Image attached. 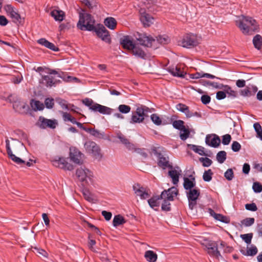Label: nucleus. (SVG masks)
<instances>
[{"label":"nucleus","instance_id":"f257e3e1","mask_svg":"<svg viewBox=\"0 0 262 262\" xmlns=\"http://www.w3.org/2000/svg\"><path fill=\"white\" fill-rule=\"evenodd\" d=\"M81 11L82 12L79 13L77 28L82 31H94L98 37L110 44L111 38L109 31L102 24H98L96 27L94 17L91 14L86 13L85 10L81 9Z\"/></svg>","mask_w":262,"mask_h":262},{"label":"nucleus","instance_id":"f03ea898","mask_svg":"<svg viewBox=\"0 0 262 262\" xmlns=\"http://www.w3.org/2000/svg\"><path fill=\"white\" fill-rule=\"evenodd\" d=\"M238 27L245 35H252L259 29V25L256 21L249 16H243L240 20Z\"/></svg>","mask_w":262,"mask_h":262},{"label":"nucleus","instance_id":"7ed1b4c3","mask_svg":"<svg viewBox=\"0 0 262 262\" xmlns=\"http://www.w3.org/2000/svg\"><path fill=\"white\" fill-rule=\"evenodd\" d=\"M82 102L85 106L89 107L92 111L99 112L103 115H111L114 111L113 108L95 103L88 98L83 99Z\"/></svg>","mask_w":262,"mask_h":262},{"label":"nucleus","instance_id":"20e7f679","mask_svg":"<svg viewBox=\"0 0 262 262\" xmlns=\"http://www.w3.org/2000/svg\"><path fill=\"white\" fill-rule=\"evenodd\" d=\"M152 151L157 158V164L158 166L163 169L168 168L170 169H173L172 163L169 162V158L166 154H163L160 151H158L156 148L152 149Z\"/></svg>","mask_w":262,"mask_h":262},{"label":"nucleus","instance_id":"39448f33","mask_svg":"<svg viewBox=\"0 0 262 262\" xmlns=\"http://www.w3.org/2000/svg\"><path fill=\"white\" fill-rule=\"evenodd\" d=\"M76 175L80 182L81 186H88L89 181H91L93 173L87 168H78Z\"/></svg>","mask_w":262,"mask_h":262},{"label":"nucleus","instance_id":"423d86ee","mask_svg":"<svg viewBox=\"0 0 262 262\" xmlns=\"http://www.w3.org/2000/svg\"><path fill=\"white\" fill-rule=\"evenodd\" d=\"M84 148L86 152L92 156L95 159H101L102 157L101 154V149L95 142L92 141H87L84 143Z\"/></svg>","mask_w":262,"mask_h":262},{"label":"nucleus","instance_id":"0eeeda50","mask_svg":"<svg viewBox=\"0 0 262 262\" xmlns=\"http://www.w3.org/2000/svg\"><path fill=\"white\" fill-rule=\"evenodd\" d=\"M199 42L196 36L193 34H187L183 36L181 46L184 48H191L197 46Z\"/></svg>","mask_w":262,"mask_h":262},{"label":"nucleus","instance_id":"6e6552de","mask_svg":"<svg viewBox=\"0 0 262 262\" xmlns=\"http://www.w3.org/2000/svg\"><path fill=\"white\" fill-rule=\"evenodd\" d=\"M37 125L42 129H45L47 127L54 129L58 125V122L55 119H48L42 116H40L38 119Z\"/></svg>","mask_w":262,"mask_h":262},{"label":"nucleus","instance_id":"1a4fd4ad","mask_svg":"<svg viewBox=\"0 0 262 262\" xmlns=\"http://www.w3.org/2000/svg\"><path fill=\"white\" fill-rule=\"evenodd\" d=\"M136 39L141 45L146 47H151L152 42L156 41L152 36H147L144 33H138Z\"/></svg>","mask_w":262,"mask_h":262},{"label":"nucleus","instance_id":"9d476101","mask_svg":"<svg viewBox=\"0 0 262 262\" xmlns=\"http://www.w3.org/2000/svg\"><path fill=\"white\" fill-rule=\"evenodd\" d=\"M119 42L124 49L130 51L134 49V47L136 45L134 42L132 37L128 35H124L120 38Z\"/></svg>","mask_w":262,"mask_h":262},{"label":"nucleus","instance_id":"9b49d317","mask_svg":"<svg viewBox=\"0 0 262 262\" xmlns=\"http://www.w3.org/2000/svg\"><path fill=\"white\" fill-rule=\"evenodd\" d=\"M61 82V80L55 79L52 75L49 74V75H41V80L40 81V83L45 84L47 88L55 86Z\"/></svg>","mask_w":262,"mask_h":262},{"label":"nucleus","instance_id":"f8f14e48","mask_svg":"<svg viewBox=\"0 0 262 262\" xmlns=\"http://www.w3.org/2000/svg\"><path fill=\"white\" fill-rule=\"evenodd\" d=\"M5 142L6 150L9 158L17 164L21 166L24 165L25 164V161L21 158L16 157L12 153L10 146V141L8 139H7Z\"/></svg>","mask_w":262,"mask_h":262},{"label":"nucleus","instance_id":"ddd939ff","mask_svg":"<svg viewBox=\"0 0 262 262\" xmlns=\"http://www.w3.org/2000/svg\"><path fill=\"white\" fill-rule=\"evenodd\" d=\"M221 139L216 134L207 135L206 136L205 142L207 145L211 147L216 148L221 144Z\"/></svg>","mask_w":262,"mask_h":262},{"label":"nucleus","instance_id":"4468645a","mask_svg":"<svg viewBox=\"0 0 262 262\" xmlns=\"http://www.w3.org/2000/svg\"><path fill=\"white\" fill-rule=\"evenodd\" d=\"M142 11V10L140 11V19L144 27H148L154 24V18L145 11L143 12Z\"/></svg>","mask_w":262,"mask_h":262},{"label":"nucleus","instance_id":"2eb2a0df","mask_svg":"<svg viewBox=\"0 0 262 262\" xmlns=\"http://www.w3.org/2000/svg\"><path fill=\"white\" fill-rule=\"evenodd\" d=\"M54 165L61 169L71 171L74 169L73 166L69 163L66 159L63 157H59L58 160L54 161Z\"/></svg>","mask_w":262,"mask_h":262},{"label":"nucleus","instance_id":"dca6fc26","mask_svg":"<svg viewBox=\"0 0 262 262\" xmlns=\"http://www.w3.org/2000/svg\"><path fill=\"white\" fill-rule=\"evenodd\" d=\"M83 154L76 148H70V157L71 160L76 164H81V157Z\"/></svg>","mask_w":262,"mask_h":262},{"label":"nucleus","instance_id":"f3484780","mask_svg":"<svg viewBox=\"0 0 262 262\" xmlns=\"http://www.w3.org/2000/svg\"><path fill=\"white\" fill-rule=\"evenodd\" d=\"M167 71L174 77L184 78L186 75V73L182 71L178 66H170L167 68Z\"/></svg>","mask_w":262,"mask_h":262},{"label":"nucleus","instance_id":"a211bd4d","mask_svg":"<svg viewBox=\"0 0 262 262\" xmlns=\"http://www.w3.org/2000/svg\"><path fill=\"white\" fill-rule=\"evenodd\" d=\"M190 178H184L183 186L185 190H190L194 189V187L195 186V178L192 175L189 176Z\"/></svg>","mask_w":262,"mask_h":262},{"label":"nucleus","instance_id":"6ab92c4d","mask_svg":"<svg viewBox=\"0 0 262 262\" xmlns=\"http://www.w3.org/2000/svg\"><path fill=\"white\" fill-rule=\"evenodd\" d=\"M208 212L210 215L213 217L216 220L220 221L224 223H229L230 222V219L228 217L223 215L222 214L216 213L211 208L208 209Z\"/></svg>","mask_w":262,"mask_h":262},{"label":"nucleus","instance_id":"aec40b11","mask_svg":"<svg viewBox=\"0 0 262 262\" xmlns=\"http://www.w3.org/2000/svg\"><path fill=\"white\" fill-rule=\"evenodd\" d=\"M131 52L134 55L137 57L138 58L145 60L148 58L147 55L145 52L137 45H136L134 48V49H133Z\"/></svg>","mask_w":262,"mask_h":262},{"label":"nucleus","instance_id":"412c9836","mask_svg":"<svg viewBox=\"0 0 262 262\" xmlns=\"http://www.w3.org/2000/svg\"><path fill=\"white\" fill-rule=\"evenodd\" d=\"M46 73L49 75H57L58 77L61 78L64 81L71 82V80L67 78L69 76L67 75V73L64 72H58L55 69H48V71H46Z\"/></svg>","mask_w":262,"mask_h":262},{"label":"nucleus","instance_id":"4be33fe9","mask_svg":"<svg viewBox=\"0 0 262 262\" xmlns=\"http://www.w3.org/2000/svg\"><path fill=\"white\" fill-rule=\"evenodd\" d=\"M37 42L40 45L51 50L52 51L57 52L59 51V48L55 45L44 38H41L37 40Z\"/></svg>","mask_w":262,"mask_h":262},{"label":"nucleus","instance_id":"5701e85b","mask_svg":"<svg viewBox=\"0 0 262 262\" xmlns=\"http://www.w3.org/2000/svg\"><path fill=\"white\" fill-rule=\"evenodd\" d=\"M9 16L12 19L13 22L15 24L23 25L25 23V18L21 17L20 14L15 11L12 12Z\"/></svg>","mask_w":262,"mask_h":262},{"label":"nucleus","instance_id":"b1692460","mask_svg":"<svg viewBox=\"0 0 262 262\" xmlns=\"http://www.w3.org/2000/svg\"><path fill=\"white\" fill-rule=\"evenodd\" d=\"M207 252L210 256L215 257L218 259H219L220 258L221 259L223 258L220 251L218 250L217 244L216 243L214 244V247H210L209 250H207Z\"/></svg>","mask_w":262,"mask_h":262},{"label":"nucleus","instance_id":"393cba45","mask_svg":"<svg viewBox=\"0 0 262 262\" xmlns=\"http://www.w3.org/2000/svg\"><path fill=\"white\" fill-rule=\"evenodd\" d=\"M117 137L120 140V142L125 145L128 149H133L135 148L134 145L131 143L129 140L121 133L117 134Z\"/></svg>","mask_w":262,"mask_h":262},{"label":"nucleus","instance_id":"a878e982","mask_svg":"<svg viewBox=\"0 0 262 262\" xmlns=\"http://www.w3.org/2000/svg\"><path fill=\"white\" fill-rule=\"evenodd\" d=\"M50 15L56 21H61L65 16L64 12L62 10L54 9L52 10Z\"/></svg>","mask_w":262,"mask_h":262},{"label":"nucleus","instance_id":"bb28decb","mask_svg":"<svg viewBox=\"0 0 262 262\" xmlns=\"http://www.w3.org/2000/svg\"><path fill=\"white\" fill-rule=\"evenodd\" d=\"M187 147L194 151L195 152L199 154L201 156H205L206 157H210V155L206 154L204 152V148L201 146H197L193 144H187Z\"/></svg>","mask_w":262,"mask_h":262},{"label":"nucleus","instance_id":"cd10ccee","mask_svg":"<svg viewBox=\"0 0 262 262\" xmlns=\"http://www.w3.org/2000/svg\"><path fill=\"white\" fill-rule=\"evenodd\" d=\"M86 132L97 139H103L105 136L104 132H100L99 130L95 128L89 127Z\"/></svg>","mask_w":262,"mask_h":262},{"label":"nucleus","instance_id":"c85d7f7f","mask_svg":"<svg viewBox=\"0 0 262 262\" xmlns=\"http://www.w3.org/2000/svg\"><path fill=\"white\" fill-rule=\"evenodd\" d=\"M200 83L204 86L210 85L216 89H223L224 84L222 83H219L216 82H212L208 80L201 79L200 80Z\"/></svg>","mask_w":262,"mask_h":262},{"label":"nucleus","instance_id":"c756f323","mask_svg":"<svg viewBox=\"0 0 262 262\" xmlns=\"http://www.w3.org/2000/svg\"><path fill=\"white\" fill-rule=\"evenodd\" d=\"M30 105L32 109L35 111H42L45 108V105L43 103L39 101L32 99L30 101Z\"/></svg>","mask_w":262,"mask_h":262},{"label":"nucleus","instance_id":"7c9ffc66","mask_svg":"<svg viewBox=\"0 0 262 262\" xmlns=\"http://www.w3.org/2000/svg\"><path fill=\"white\" fill-rule=\"evenodd\" d=\"M240 252L244 255L253 256L257 253L258 250L255 246L252 245L250 248L247 247L246 251L241 249L240 250Z\"/></svg>","mask_w":262,"mask_h":262},{"label":"nucleus","instance_id":"2f4dec72","mask_svg":"<svg viewBox=\"0 0 262 262\" xmlns=\"http://www.w3.org/2000/svg\"><path fill=\"white\" fill-rule=\"evenodd\" d=\"M126 222L125 219L121 214L114 216L113 220V225L115 227L122 225Z\"/></svg>","mask_w":262,"mask_h":262},{"label":"nucleus","instance_id":"473e14b6","mask_svg":"<svg viewBox=\"0 0 262 262\" xmlns=\"http://www.w3.org/2000/svg\"><path fill=\"white\" fill-rule=\"evenodd\" d=\"M165 190L166 191V197L167 199L171 201H173L174 196H177L179 194L178 189L174 186H172Z\"/></svg>","mask_w":262,"mask_h":262},{"label":"nucleus","instance_id":"72a5a7b5","mask_svg":"<svg viewBox=\"0 0 262 262\" xmlns=\"http://www.w3.org/2000/svg\"><path fill=\"white\" fill-rule=\"evenodd\" d=\"M81 192L83 195L84 198L89 202H93L94 199L93 195L88 188V186H81Z\"/></svg>","mask_w":262,"mask_h":262},{"label":"nucleus","instance_id":"f704fd0d","mask_svg":"<svg viewBox=\"0 0 262 262\" xmlns=\"http://www.w3.org/2000/svg\"><path fill=\"white\" fill-rule=\"evenodd\" d=\"M144 257L148 262H156L158 255L156 252L151 250H148L145 252Z\"/></svg>","mask_w":262,"mask_h":262},{"label":"nucleus","instance_id":"c9c22d12","mask_svg":"<svg viewBox=\"0 0 262 262\" xmlns=\"http://www.w3.org/2000/svg\"><path fill=\"white\" fill-rule=\"evenodd\" d=\"M104 24L110 29L114 30L117 26V21L114 17H108L104 19Z\"/></svg>","mask_w":262,"mask_h":262},{"label":"nucleus","instance_id":"e433bc0d","mask_svg":"<svg viewBox=\"0 0 262 262\" xmlns=\"http://www.w3.org/2000/svg\"><path fill=\"white\" fill-rule=\"evenodd\" d=\"M149 206L155 211L158 210V207L160 206V202L156 198L155 195L147 200Z\"/></svg>","mask_w":262,"mask_h":262},{"label":"nucleus","instance_id":"4c0bfd02","mask_svg":"<svg viewBox=\"0 0 262 262\" xmlns=\"http://www.w3.org/2000/svg\"><path fill=\"white\" fill-rule=\"evenodd\" d=\"M187 199H199L200 195V190L195 188L186 192Z\"/></svg>","mask_w":262,"mask_h":262},{"label":"nucleus","instance_id":"58836bf2","mask_svg":"<svg viewBox=\"0 0 262 262\" xmlns=\"http://www.w3.org/2000/svg\"><path fill=\"white\" fill-rule=\"evenodd\" d=\"M253 43L254 47L257 50H260L262 47V37L259 34H256L253 38Z\"/></svg>","mask_w":262,"mask_h":262},{"label":"nucleus","instance_id":"ea45409f","mask_svg":"<svg viewBox=\"0 0 262 262\" xmlns=\"http://www.w3.org/2000/svg\"><path fill=\"white\" fill-rule=\"evenodd\" d=\"M168 174L172 179L173 184H177L179 180L180 173L176 170H171L168 171Z\"/></svg>","mask_w":262,"mask_h":262},{"label":"nucleus","instance_id":"a19ab883","mask_svg":"<svg viewBox=\"0 0 262 262\" xmlns=\"http://www.w3.org/2000/svg\"><path fill=\"white\" fill-rule=\"evenodd\" d=\"M216 158L219 163H223L227 158L226 152L224 150L219 151L216 154Z\"/></svg>","mask_w":262,"mask_h":262},{"label":"nucleus","instance_id":"79ce46f5","mask_svg":"<svg viewBox=\"0 0 262 262\" xmlns=\"http://www.w3.org/2000/svg\"><path fill=\"white\" fill-rule=\"evenodd\" d=\"M253 127L256 133V137L262 140V128L258 122L255 123Z\"/></svg>","mask_w":262,"mask_h":262},{"label":"nucleus","instance_id":"37998d69","mask_svg":"<svg viewBox=\"0 0 262 262\" xmlns=\"http://www.w3.org/2000/svg\"><path fill=\"white\" fill-rule=\"evenodd\" d=\"M180 131L183 132V133H180V139L183 141L186 140L190 135V132L189 129L184 126V127H183Z\"/></svg>","mask_w":262,"mask_h":262},{"label":"nucleus","instance_id":"c03bdc74","mask_svg":"<svg viewBox=\"0 0 262 262\" xmlns=\"http://www.w3.org/2000/svg\"><path fill=\"white\" fill-rule=\"evenodd\" d=\"M150 119L156 125L159 126L162 124V119L157 114H152L151 115Z\"/></svg>","mask_w":262,"mask_h":262},{"label":"nucleus","instance_id":"a18cd8bd","mask_svg":"<svg viewBox=\"0 0 262 262\" xmlns=\"http://www.w3.org/2000/svg\"><path fill=\"white\" fill-rule=\"evenodd\" d=\"M133 190L135 191V193L140 196V194H142L144 191H145L146 188L141 186L138 183L134 185L133 187Z\"/></svg>","mask_w":262,"mask_h":262},{"label":"nucleus","instance_id":"49530a36","mask_svg":"<svg viewBox=\"0 0 262 262\" xmlns=\"http://www.w3.org/2000/svg\"><path fill=\"white\" fill-rule=\"evenodd\" d=\"M169 201H171L170 200H168L166 197V200L163 201L162 205H161V209L164 211H170L171 210L170 203Z\"/></svg>","mask_w":262,"mask_h":262},{"label":"nucleus","instance_id":"de8ad7c7","mask_svg":"<svg viewBox=\"0 0 262 262\" xmlns=\"http://www.w3.org/2000/svg\"><path fill=\"white\" fill-rule=\"evenodd\" d=\"M213 174L211 169L205 170L203 175V179L205 182H210L212 178Z\"/></svg>","mask_w":262,"mask_h":262},{"label":"nucleus","instance_id":"09e8293b","mask_svg":"<svg viewBox=\"0 0 262 262\" xmlns=\"http://www.w3.org/2000/svg\"><path fill=\"white\" fill-rule=\"evenodd\" d=\"M253 233L241 234V238L248 245L250 244L253 237Z\"/></svg>","mask_w":262,"mask_h":262},{"label":"nucleus","instance_id":"8fccbe9b","mask_svg":"<svg viewBox=\"0 0 262 262\" xmlns=\"http://www.w3.org/2000/svg\"><path fill=\"white\" fill-rule=\"evenodd\" d=\"M223 89L225 92L226 93V94H228L229 96H232L233 98H235L236 97L237 93L235 91L232 90L231 88L228 85H224L223 86Z\"/></svg>","mask_w":262,"mask_h":262},{"label":"nucleus","instance_id":"3c124183","mask_svg":"<svg viewBox=\"0 0 262 262\" xmlns=\"http://www.w3.org/2000/svg\"><path fill=\"white\" fill-rule=\"evenodd\" d=\"M184 122L183 120H174L172 123L173 127L178 130H181L183 127H184Z\"/></svg>","mask_w":262,"mask_h":262},{"label":"nucleus","instance_id":"603ef678","mask_svg":"<svg viewBox=\"0 0 262 262\" xmlns=\"http://www.w3.org/2000/svg\"><path fill=\"white\" fill-rule=\"evenodd\" d=\"M255 222V219L253 217H247L241 221L242 224L246 227H249L252 226Z\"/></svg>","mask_w":262,"mask_h":262},{"label":"nucleus","instance_id":"864d4df0","mask_svg":"<svg viewBox=\"0 0 262 262\" xmlns=\"http://www.w3.org/2000/svg\"><path fill=\"white\" fill-rule=\"evenodd\" d=\"M157 41L161 44H167L169 41V38L166 35H158L156 37Z\"/></svg>","mask_w":262,"mask_h":262},{"label":"nucleus","instance_id":"5fc2aeb1","mask_svg":"<svg viewBox=\"0 0 262 262\" xmlns=\"http://www.w3.org/2000/svg\"><path fill=\"white\" fill-rule=\"evenodd\" d=\"M129 122L132 124L142 123L143 122V118H140L135 112V113H133L131 120Z\"/></svg>","mask_w":262,"mask_h":262},{"label":"nucleus","instance_id":"6e6d98bb","mask_svg":"<svg viewBox=\"0 0 262 262\" xmlns=\"http://www.w3.org/2000/svg\"><path fill=\"white\" fill-rule=\"evenodd\" d=\"M118 108L119 111L122 114L128 113L131 110V107L129 105L125 104H120Z\"/></svg>","mask_w":262,"mask_h":262},{"label":"nucleus","instance_id":"4d7b16f0","mask_svg":"<svg viewBox=\"0 0 262 262\" xmlns=\"http://www.w3.org/2000/svg\"><path fill=\"white\" fill-rule=\"evenodd\" d=\"M48 109H52L54 105V100L52 98H47L45 100V104Z\"/></svg>","mask_w":262,"mask_h":262},{"label":"nucleus","instance_id":"13d9d810","mask_svg":"<svg viewBox=\"0 0 262 262\" xmlns=\"http://www.w3.org/2000/svg\"><path fill=\"white\" fill-rule=\"evenodd\" d=\"M224 177L228 181H231L234 178V172L232 169H228L224 173Z\"/></svg>","mask_w":262,"mask_h":262},{"label":"nucleus","instance_id":"bf43d9fd","mask_svg":"<svg viewBox=\"0 0 262 262\" xmlns=\"http://www.w3.org/2000/svg\"><path fill=\"white\" fill-rule=\"evenodd\" d=\"M199 160L202 162V165L204 167H209L212 163V160L207 157H201L199 159Z\"/></svg>","mask_w":262,"mask_h":262},{"label":"nucleus","instance_id":"052dcab7","mask_svg":"<svg viewBox=\"0 0 262 262\" xmlns=\"http://www.w3.org/2000/svg\"><path fill=\"white\" fill-rule=\"evenodd\" d=\"M252 189L254 192L260 193L262 191V184L258 182H254Z\"/></svg>","mask_w":262,"mask_h":262},{"label":"nucleus","instance_id":"680f3d73","mask_svg":"<svg viewBox=\"0 0 262 262\" xmlns=\"http://www.w3.org/2000/svg\"><path fill=\"white\" fill-rule=\"evenodd\" d=\"M56 101L63 108H65L67 110H69L68 105L67 104V101L60 98H57L56 99Z\"/></svg>","mask_w":262,"mask_h":262},{"label":"nucleus","instance_id":"e2e57ef3","mask_svg":"<svg viewBox=\"0 0 262 262\" xmlns=\"http://www.w3.org/2000/svg\"><path fill=\"white\" fill-rule=\"evenodd\" d=\"M215 243H216L215 242L210 241L208 239H204V242L203 243H202V245L203 246H204L208 250H209V249L210 248V247H212V246L214 247V244H215Z\"/></svg>","mask_w":262,"mask_h":262},{"label":"nucleus","instance_id":"0e129e2a","mask_svg":"<svg viewBox=\"0 0 262 262\" xmlns=\"http://www.w3.org/2000/svg\"><path fill=\"white\" fill-rule=\"evenodd\" d=\"M232 139V137L229 134H226L222 136V143L225 145H228Z\"/></svg>","mask_w":262,"mask_h":262},{"label":"nucleus","instance_id":"69168bd1","mask_svg":"<svg viewBox=\"0 0 262 262\" xmlns=\"http://www.w3.org/2000/svg\"><path fill=\"white\" fill-rule=\"evenodd\" d=\"M84 222L91 229L92 231H94L97 235H101V232L98 227H96L88 221H84Z\"/></svg>","mask_w":262,"mask_h":262},{"label":"nucleus","instance_id":"338daca9","mask_svg":"<svg viewBox=\"0 0 262 262\" xmlns=\"http://www.w3.org/2000/svg\"><path fill=\"white\" fill-rule=\"evenodd\" d=\"M14 133L21 137L22 139L27 140L28 139V135L21 129H16L14 131Z\"/></svg>","mask_w":262,"mask_h":262},{"label":"nucleus","instance_id":"774afa93","mask_svg":"<svg viewBox=\"0 0 262 262\" xmlns=\"http://www.w3.org/2000/svg\"><path fill=\"white\" fill-rule=\"evenodd\" d=\"M176 108L178 111L185 113L188 110L189 107L185 104L179 103L176 105Z\"/></svg>","mask_w":262,"mask_h":262}]
</instances>
